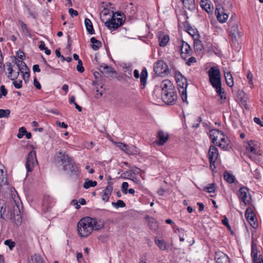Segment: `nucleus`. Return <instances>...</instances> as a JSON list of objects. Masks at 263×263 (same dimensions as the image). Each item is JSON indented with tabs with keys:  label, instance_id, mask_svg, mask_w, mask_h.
<instances>
[{
	"label": "nucleus",
	"instance_id": "obj_1",
	"mask_svg": "<svg viewBox=\"0 0 263 263\" xmlns=\"http://www.w3.org/2000/svg\"><path fill=\"white\" fill-rule=\"evenodd\" d=\"M104 227V222L90 217L83 218L77 224L79 234L82 237H87L93 230H99Z\"/></svg>",
	"mask_w": 263,
	"mask_h": 263
},
{
	"label": "nucleus",
	"instance_id": "obj_2",
	"mask_svg": "<svg viewBox=\"0 0 263 263\" xmlns=\"http://www.w3.org/2000/svg\"><path fill=\"white\" fill-rule=\"evenodd\" d=\"M209 81L216 92L221 91V73L217 67H211L208 71Z\"/></svg>",
	"mask_w": 263,
	"mask_h": 263
},
{
	"label": "nucleus",
	"instance_id": "obj_3",
	"mask_svg": "<svg viewBox=\"0 0 263 263\" xmlns=\"http://www.w3.org/2000/svg\"><path fill=\"white\" fill-rule=\"evenodd\" d=\"M175 77L177 83L178 88L183 102H187L186 88L187 82L186 79L179 71L175 73Z\"/></svg>",
	"mask_w": 263,
	"mask_h": 263
},
{
	"label": "nucleus",
	"instance_id": "obj_4",
	"mask_svg": "<svg viewBox=\"0 0 263 263\" xmlns=\"http://www.w3.org/2000/svg\"><path fill=\"white\" fill-rule=\"evenodd\" d=\"M246 149L251 159L254 161L258 160V158L260 154L257 142L252 140L248 141L246 144Z\"/></svg>",
	"mask_w": 263,
	"mask_h": 263
},
{
	"label": "nucleus",
	"instance_id": "obj_5",
	"mask_svg": "<svg viewBox=\"0 0 263 263\" xmlns=\"http://www.w3.org/2000/svg\"><path fill=\"white\" fill-rule=\"evenodd\" d=\"M230 1H222V2L217 3L216 4L215 14L217 20L221 23H225L228 18V15L224 12L223 7L226 3L229 4Z\"/></svg>",
	"mask_w": 263,
	"mask_h": 263
},
{
	"label": "nucleus",
	"instance_id": "obj_6",
	"mask_svg": "<svg viewBox=\"0 0 263 263\" xmlns=\"http://www.w3.org/2000/svg\"><path fill=\"white\" fill-rule=\"evenodd\" d=\"M115 14H117V16H122L120 12H117L112 15L111 19L105 23L106 27L109 29H112L114 30L121 26L124 21L123 20L122 18L116 17Z\"/></svg>",
	"mask_w": 263,
	"mask_h": 263
},
{
	"label": "nucleus",
	"instance_id": "obj_7",
	"mask_svg": "<svg viewBox=\"0 0 263 263\" xmlns=\"http://www.w3.org/2000/svg\"><path fill=\"white\" fill-rule=\"evenodd\" d=\"M55 160L58 163H61L63 169H66L68 166L69 163L73 160L72 158L70 157L66 152L60 151L56 155Z\"/></svg>",
	"mask_w": 263,
	"mask_h": 263
},
{
	"label": "nucleus",
	"instance_id": "obj_8",
	"mask_svg": "<svg viewBox=\"0 0 263 263\" xmlns=\"http://www.w3.org/2000/svg\"><path fill=\"white\" fill-rule=\"evenodd\" d=\"M154 71L159 76H162V74H167L169 72L167 65L162 60H159L155 63Z\"/></svg>",
	"mask_w": 263,
	"mask_h": 263
},
{
	"label": "nucleus",
	"instance_id": "obj_9",
	"mask_svg": "<svg viewBox=\"0 0 263 263\" xmlns=\"http://www.w3.org/2000/svg\"><path fill=\"white\" fill-rule=\"evenodd\" d=\"M177 99L175 90H170L165 93H161V99L167 105L174 104Z\"/></svg>",
	"mask_w": 263,
	"mask_h": 263
},
{
	"label": "nucleus",
	"instance_id": "obj_10",
	"mask_svg": "<svg viewBox=\"0 0 263 263\" xmlns=\"http://www.w3.org/2000/svg\"><path fill=\"white\" fill-rule=\"evenodd\" d=\"M37 164V160L36 158V153L35 151H31L28 154L26 167L27 171L31 172L32 171L35 165Z\"/></svg>",
	"mask_w": 263,
	"mask_h": 263
},
{
	"label": "nucleus",
	"instance_id": "obj_11",
	"mask_svg": "<svg viewBox=\"0 0 263 263\" xmlns=\"http://www.w3.org/2000/svg\"><path fill=\"white\" fill-rule=\"evenodd\" d=\"M219 153L218 148L214 145H211L209 150L208 156L210 166L215 168V163L218 157Z\"/></svg>",
	"mask_w": 263,
	"mask_h": 263
},
{
	"label": "nucleus",
	"instance_id": "obj_12",
	"mask_svg": "<svg viewBox=\"0 0 263 263\" xmlns=\"http://www.w3.org/2000/svg\"><path fill=\"white\" fill-rule=\"evenodd\" d=\"M134 76L135 78H140V83L141 85V88L142 89L145 88L146 84L147 78L148 73L147 70L145 68H143L142 70L140 75L139 74V71L137 69H135L134 71Z\"/></svg>",
	"mask_w": 263,
	"mask_h": 263
},
{
	"label": "nucleus",
	"instance_id": "obj_13",
	"mask_svg": "<svg viewBox=\"0 0 263 263\" xmlns=\"http://www.w3.org/2000/svg\"><path fill=\"white\" fill-rule=\"evenodd\" d=\"M65 171H67L70 177H73L74 179H77L79 178L78 168L76 166L74 161L69 163L68 166L66 169H63Z\"/></svg>",
	"mask_w": 263,
	"mask_h": 263
},
{
	"label": "nucleus",
	"instance_id": "obj_14",
	"mask_svg": "<svg viewBox=\"0 0 263 263\" xmlns=\"http://www.w3.org/2000/svg\"><path fill=\"white\" fill-rule=\"evenodd\" d=\"M251 257L253 263H263V259L261 255L258 256L257 246L252 242L251 247Z\"/></svg>",
	"mask_w": 263,
	"mask_h": 263
},
{
	"label": "nucleus",
	"instance_id": "obj_15",
	"mask_svg": "<svg viewBox=\"0 0 263 263\" xmlns=\"http://www.w3.org/2000/svg\"><path fill=\"white\" fill-rule=\"evenodd\" d=\"M117 146L124 152L128 155H135L136 153V147L134 146H129L122 142L117 143Z\"/></svg>",
	"mask_w": 263,
	"mask_h": 263
},
{
	"label": "nucleus",
	"instance_id": "obj_16",
	"mask_svg": "<svg viewBox=\"0 0 263 263\" xmlns=\"http://www.w3.org/2000/svg\"><path fill=\"white\" fill-rule=\"evenodd\" d=\"M53 205L52 199L48 196H45L43 198L42 203V209L45 212H49L50 211Z\"/></svg>",
	"mask_w": 263,
	"mask_h": 263
},
{
	"label": "nucleus",
	"instance_id": "obj_17",
	"mask_svg": "<svg viewBox=\"0 0 263 263\" xmlns=\"http://www.w3.org/2000/svg\"><path fill=\"white\" fill-rule=\"evenodd\" d=\"M215 260L216 263H229V257L221 251L215 252Z\"/></svg>",
	"mask_w": 263,
	"mask_h": 263
},
{
	"label": "nucleus",
	"instance_id": "obj_18",
	"mask_svg": "<svg viewBox=\"0 0 263 263\" xmlns=\"http://www.w3.org/2000/svg\"><path fill=\"white\" fill-rule=\"evenodd\" d=\"M157 137L158 139L157 142L158 145H163L168 140L169 135L168 133L160 130L158 131Z\"/></svg>",
	"mask_w": 263,
	"mask_h": 263
},
{
	"label": "nucleus",
	"instance_id": "obj_19",
	"mask_svg": "<svg viewBox=\"0 0 263 263\" xmlns=\"http://www.w3.org/2000/svg\"><path fill=\"white\" fill-rule=\"evenodd\" d=\"M223 133L218 129H212L210 131V138L213 143L217 144V141L222 137Z\"/></svg>",
	"mask_w": 263,
	"mask_h": 263
},
{
	"label": "nucleus",
	"instance_id": "obj_20",
	"mask_svg": "<svg viewBox=\"0 0 263 263\" xmlns=\"http://www.w3.org/2000/svg\"><path fill=\"white\" fill-rule=\"evenodd\" d=\"M161 93H165L170 90H175L173 83L168 80H163L160 85Z\"/></svg>",
	"mask_w": 263,
	"mask_h": 263
},
{
	"label": "nucleus",
	"instance_id": "obj_21",
	"mask_svg": "<svg viewBox=\"0 0 263 263\" xmlns=\"http://www.w3.org/2000/svg\"><path fill=\"white\" fill-rule=\"evenodd\" d=\"M200 5L201 7L208 13L213 12L214 7L210 0H201Z\"/></svg>",
	"mask_w": 263,
	"mask_h": 263
},
{
	"label": "nucleus",
	"instance_id": "obj_22",
	"mask_svg": "<svg viewBox=\"0 0 263 263\" xmlns=\"http://www.w3.org/2000/svg\"><path fill=\"white\" fill-rule=\"evenodd\" d=\"M248 189L245 187H240L238 191V196L245 204L249 203V201L247 200V195L248 194Z\"/></svg>",
	"mask_w": 263,
	"mask_h": 263
},
{
	"label": "nucleus",
	"instance_id": "obj_23",
	"mask_svg": "<svg viewBox=\"0 0 263 263\" xmlns=\"http://www.w3.org/2000/svg\"><path fill=\"white\" fill-rule=\"evenodd\" d=\"M113 187L111 184H108L103 190L102 194V199L104 202H107L111 195Z\"/></svg>",
	"mask_w": 263,
	"mask_h": 263
},
{
	"label": "nucleus",
	"instance_id": "obj_24",
	"mask_svg": "<svg viewBox=\"0 0 263 263\" xmlns=\"http://www.w3.org/2000/svg\"><path fill=\"white\" fill-rule=\"evenodd\" d=\"M229 26L230 27V35L233 40H236L237 37L240 35L238 25L236 24H231V23H229Z\"/></svg>",
	"mask_w": 263,
	"mask_h": 263
},
{
	"label": "nucleus",
	"instance_id": "obj_25",
	"mask_svg": "<svg viewBox=\"0 0 263 263\" xmlns=\"http://www.w3.org/2000/svg\"><path fill=\"white\" fill-rule=\"evenodd\" d=\"M191 48L190 45L185 42L182 41L180 46L181 55L185 58L189 53Z\"/></svg>",
	"mask_w": 263,
	"mask_h": 263
},
{
	"label": "nucleus",
	"instance_id": "obj_26",
	"mask_svg": "<svg viewBox=\"0 0 263 263\" xmlns=\"http://www.w3.org/2000/svg\"><path fill=\"white\" fill-rule=\"evenodd\" d=\"M219 142L217 144H216L219 147L227 150L228 149L229 145L230 143V141L228 140V138H225L223 134H222V137L219 139Z\"/></svg>",
	"mask_w": 263,
	"mask_h": 263
},
{
	"label": "nucleus",
	"instance_id": "obj_27",
	"mask_svg": "<svg viewBox=\"0 0 263 263\" xmlns=\"http://www.w3.org/2000/svg\"><path fill=\"white\" fill-rule=\"evenodd\" d=\"M245 216L247 220L250 223V224L254 228H255L257 227V224L255 221V216L253 213H250L249 212V210L247 209L245 212Z\"/></svg>",
	"mask_w": 263,
	"mask_h": 263
},
{
	"label": "nucleus",
	"instance_id": "obj_28",
	"mask_svg": "<svg viewBox=\"0 0 263 263\" xmlns=\"http://www.w3.org/2000/svg\"><path fill=\"white\" fill-rule=\"evenodd\" d=\"M5 166L0 163V183L1 185L7 183V173L4 171Z\"/></svg>",
	"mask_w": 263,
	"mask_h": 263
},
{
	"label": "nucleus",
	"instance_id": "obj_29",
	"mask_svg": "<svg viewBox=\"0 0 263 263\" xmlns=\"http://www.w3.org/2000/svg\"><path fill=\"white\" fill-rule=\"evenodd\" d=\"M99 70L101 73L106 74L116 73V71L112 67L104 64L100 66Z\"/></svg>",
	"mask_w": 263,
	"mask_h": 263
},
{
	"label": "nucleus",
	"instance_id": "obj_30",
	"mask_svg": "<svg viewBox=\"0 0 263 263\" xmlns=\"http://www.w3.org/2000/svg\"><path fill=\"white\" fill-rule=\"evenodd\" d=\"M15 64L18 67V70L21 72H24L26 70H29L25 62L17 59L16 58H15Z\"/></svg>",
	"mask_w": 263,
	"mask_h": 263
},
{
	"label": "nucleus",
	"instance_id": "obj_31",
	"mask_svg": "<svg viewBox=\"0 0 263 263\" xmlns=\"http://www.w3.org/2000/svg\"><path fill=\"white\" fill-rule=\"evenodd\" d=\"M84 24L87 31L90 34H94L95 33V30L93 29L92 24L91 21L87 18L84 20Z\"/></svg>",
	"mask_w": 263,
	"mask_h": 263
},
{
	"label": "nucleus",
	"instance_id": "obj_32",
	"mask_svg": "<svg viewBox=\"0 0 263 263\" xmlns=\"http://www.w3.org/2000/svg\"><path fill=\"white\" fill-rule=\"evenodd\" d=\"M90 41L92 44L91 48L95 51L98 50L102 46L101 42L97 40L95 37H92Z\"/></svg>",
	"mask_w": 263,
	"mask_h": 263
},
{
	"label": "nucleus",
	"instance_id": "obj_33",
	"mask_svg": "<svg viewBox=\"0 0 263 263\" xmlns=\"http://www.w3.org/2000/svg\"><path fill=\"white\" fill-rule=\"evenodd\" d=\"M224 78L228 86L232 87L234 85L233 78L230 71L224 72Z\"/></svg>",
	"mask_w": 263,
	"mask_h": 263
},
{
	"label": "nucleus",
	"instance_id": "obj_34",
	"mask_svg": "<svg viewBox=\"0 0 263 263\" xmlns=\"http://www.w3.org/2000/svg\"><path fill=\"white\" fill-rule=\"evenodd\" d=\"M184 7L189 10H193L195 8V0H180Z\"/></svg>",
	"mask_w": 263,
	"mask_h": 263
},
{
	"label": "nucleus",
	"instance_id": "obj_35",
	"mask_svg": "<svg viewBox=\"0 0 263 263\" xmlns=\"http://www.w3.org/2000/svg\"><path fill=\"white\" fill-rule=\"evenodd\" d=\"M223 177L224 180L229 183H232L234 182L235 180V176L228 171L224 172L223 174Z\"/></svg>",
	"mask_w": 263,
	"mask_h": 263
},
{
	"label": "nucleus",
	"instance_id": "obj_36",
	"mask_svg": "<svg viewBox=\"0 0 263 263\" xmlns=\"http://www.w3.org/2000/svg\"><path fill=\"white\" fill-rule=\"evenodd\" d=\"M170 40L169 36L167 34L159 36V45L161 47L165 46Z\"/></svg>",
	"mask_w": 263,
	"mask_h": 263
},
{
	"label": "nucleus",
	"instance_id": "obj_37",
	"mask_svg": "<svg viewBox=\"0 0 263 263\" xmlns=\"http://www.w3.org/2000/svg\"><path fill=\"white\" fill-rule=\"evenodd\" d=\"M97 182L96 181H92L88 179H86L83 184V187L88 189L90 187H95L97 185Z\"/></svg>",
	"mask_w": 263,
	"mask_h": 263
},
{
	"label": "nucleus",
	"instance_id": "obj_38",
	"mask_svg": "<svg viewBox=\"0 0 263 263\" xmlns=\"http://www.w3.org/2000/svg\"><path fill=\"white\" fill-rule=\"evenodd\" d=\"M155 241L157 246L161 250H165L166 249V243L164 240L155 238Z\"/></svg>",
	"mask_w": 263,
	"mask_h": 263
},
{
	"label": "nucleus",
	"instance_id": "obj_39",
	"mask_svg": "<svg viewBox=\"0 0 263 263\" xmlns=\"http://www.w3.org/2000/svg\"><path fill=\"white\" fill-rule=\"evenodd\" d=\"M187 32L192 36L195 39L196 37H198L199 34H197V30L196 29L193 28L190 25H188L186 28Z\"/></svg>",
	"mask_w": 263,
	"mask_h": 263
},
{
	"label": "nucleus",
	"instance_id": "obj_40",
	"mask_svg": "<svg viewBox=\"0 0 263 263\" xmlns=\"http://www.w3.org/2000/svg\"><path fill=\"white\" fill-rule=\"evenodd\" d=\"M5 67H7L8 71H9L7 76L8 78H11L12 76V72L14 71V69L13 68L14 65H12L10 62H7L5 64Z\"/></svg>",
	"mask_w": 263,
	"mask_h": 263
},
{
	"label": "nucleus",
	"instance_id": "obj_41",
	"mask_svg": "<svg viewBox=\"0 0 263 263\" xmlns=\"http://www.w3.org/2000/svg\"><path fill=\"white\" fill-rule=\"evenodd\" d=\"M194 46L195 49L197 50L201 51L203 48L202 42L196 39H195Z\"/></svg>",
	"mask_w": 263,
	"mask_h": 263
},
{
	"label": "nucleus",
	"instance_id": "obj_42",
	"mask_svg": "<svg viewBox=\"0 0 263 263\" xmlns=\"http://www.w3.org/2000/svg\"><path fill=\"white\" fill-rule=\"evenodd\" d=\"M111 204L112 206L116 209L119 208H124L126 206L125 203L124 202V201L122 200H118L117 202H112Z\"/></svg>",
	"mask_w": 263,
	"mask_h": 263
},
{
	"label": "nucleus",
	"instance_id": "obj_43",
	"mask_svg": "<svg viewBox=\"0 0 263 263\" xmlns=\"http://www.w3.org/2000/svg\"><path fill=\"white\" fill-rule=\"evenodd\" d=\"M10 114V110L8 109H0V118H8Z\"/></svg>",
	"mask_w": 263,
	"mask_h": 263
},
{
	"label": "nucleus",
	"instance_id": "obj_44",
	"mask_svg": "<svg viewBox=\"0 0 263 263\" xmlns=\"http://www.w3.org/2000/svg\"><path fill=\"white\" fill-rule=\"evenodd\" d=\"M204 190L207 191L209 193H214L215 191V184H209L208 186L204 189Z\"/></svg>",
	"mask_w": 263,
	"mask_h": 263
},
{
	"label": "nucleus",
	"instance_id": "obj_45",
	"mask_svg": "<svg viewBox=\"0 0 263 263\" xmlns=\"http://www.w3.org/2000/svg\"><path fill=\"white\" fill-rule=\"evenodd\" d=\"M26 133H27L26 128L24 127H22L19 129L18 133L17 135V137L19 139H21L26 134Z\"/></svg>",
	"mask_w": 263,
	"mask_h": 263
},
{
	"label": "nucleus",
	"instance_id": "obj_46",
	"mask_svg": "<svg viewBox=\"0 0 263 263\" xmlns=\"http://www.w3.org/2000/svg\"><path fill=\"white\" fill-rule=\"evenodd\" d=\"M132 176V172L130 171H126L122 174L121 177L124 179H130Z\"/></svg>",
	"mask_w": 263,
	"mask_h": 263
},
{
	"label": "nucleus",
	"instance_id": "obj_47",
	"mask_svg": "<svg viewBox=\"0 0 263 263\" xmlns=\"http://www.w3.org/2000/svg\"><path fill=\"white\" fill-rule=\"evenodd\" d=\"M4 244L8 246L10 250H12L15 246V242L12 241L11 239H7L5 240Z\"/></svg>",
	"mask_w": 263,
	"mask_h": 263
},
{
	"label": "nucleus",
	"instance_id": "obj_48",
	"mask_svg": "<svg viewBox=\"0 0 263 263\" xmlns=\"http://www.w3.org/2000/svg\"><path fill=\"white\" fill-rule=\"evenodd\" d=\"M8 91L6 89L4 85H2L0 87V98H2V96H6L7 95Z\"/></svg>",
	"mask_w": 263,
	"mask_h": 263
},
{
	"label": "nucleus",
	"instance_id": "obj_49",
	"mask_svg": "<svg viewBox=\"0 0 263 263\" xmlns=\"http://www.w3.org/2000/svg\"><path fill=\"white\" fill-rule=\"evenodd\" d=\"M33 258L35 263H44L42 257L39 255L35 254L33 256Z\"/></svg>",
	"mask_w": 263,
	"mask_h": 263
},
{
	"label": "nucleus",
	"instance_id": "obj_50",
	"mask_svg": "<svg viewBox=\"0 0 263 263\" xmlns=\"http://www.w3.org/2000/svg\"><path fill=\"white\" fill-rule=\"evenodd\" d=\"M121 187L123 193L124 194H126L127 193L128 183L126 182H123L122 184Z\"/></svg>",
	"mask_w": 263,
	"mask_h": 263
},
{
	"label": "nucleus",
	"instance_id": "obj_51",
	"mask_svg": "<svg viewBox=\"0 0 263 263\" xmlns=\"http://www.w3.org/2000/svg\"><path fill=\"white\" fill-rule=\"evenodd\" d=\"M13 84L16 88L20 89L22 87V81H14L13 82Z\"/></svg>",
	"mask_w": 263,
	"mask_h": 263
},
{
	"label": "nucleus",
	"instance_id": "obj_52",
	"mask_svg": "<svg viewBox=\"0 0 263 263\" xmlns=\"http://www.w3.org/2000/svg\"><path fill=\"white\" fill-rule=\"evenodd\" d=\"M69 13L71 17L76 16L78 15V12L77 10H74L72 8L69 9Z\"/></svg>",
	"mask_w": 263,
	"mask_h": 263
},
{
	"label": "nucleus",
	"instance_id": "obj_53",
	"mask_svg": "<svg viewBox=\"0 0 263 263\" xmlns=\"http://www.w3.org/2000/svg\"><path fill=\"white\" fill-rule=\"evenodd\" d=\"M132 172V174H133L134 175H138L140 174L141 170L138 167H133L132 170H130Z\"/></svg>",
	"mask_w": 263,
	"mask_h": 263
},
{
	"label": "nucleus",
	"instance_id": "obj_54",
	"mask_svg": "<svg viewBox=\"0 0 263 263\" xmlns=\"http://www.w3.org/2000/svg\"><path fill=\"white\" fill-rule=\"evenodd\" d=\"M130 180L133 181L134 182H135L137 184L140 185L141 184L140 180L138 178L135 177L133 175Z\"/></svg>",
	"mask_w": 263,
	"mask_h": 263
},
{
	"label": "nucleus",
	"instance_id": "obj_55",
	"mask_svg": "<svg viewBox=\"0 0 263 263\" xmlns=\"http://www.w3.org/2000/svg\"><path fill=\"white\" fill-rule=\"evenodd\" d=\"M19 74H20L19 70H18L17 71H15L14 70V71H13V72H12V76L11 78H9V79H11V80H14L18 78Z\"/></svg>",
	"mask_w": 263,
	"mask_h": 263
},
{
	"label": "nucleus",
	"instance_id": "obj_56",
	"mask_svg": "<svg viewBox=\"0 0 263 263\" xmlns=\"http://www.w3.org/2000/svg\"><path fill=\"white\" fill-rule=\"evenodd\" d=\"M222 223L223 225L226 226L229 230L231 229V226L229 224V220L227 217H225L222 220Z\"/></svg>",
	"mask_w": 263,
	"mask_h": 263
},
{
	"label": "nucleus",
	"instance_id": "obj_57",
	"mask_svg": "<svg viewBox=\"0 0 263 263\" xmlns=\"http://www.w3.org/2000/svg\"><path fill=\"white\" fill-rule=\"evenodd\" d=\"M196 62V59L195 58L192 57L190 58L186 62V64L188 66H190L192 63H194Z\"/></svg>",
	"mask_w": 263,
	"mask_h": 263
},
{
	"label": "nucleus",
	"instance_id": "obj_58",
	"mask_svg": "<svg viewBox=\"0 0 263 263\" xmlns=\"http://www.w3.org/2000/svg\"><path fill=\"white\" fill-rule=\"evenodd\" d=\"M33 84L34 86L37 89H41V85L39 82L37 80V79L35 78L33 80Z\"/></svg>",
	"mask_w": 263,
	"mask_h": 263
},
{
	"label": "nucleus",
	"instance_id": "obj_59",
	"mask_svg": "<svg viewBox=\"0 0 263 263\" xmlns=\"http://www.w3.org/2000/svg\"><path fill=\"white\" fill-rule=\"evenodd\" d=\"M254 121L256 124L263 127V121H261V120L259 118L255 117L254 118Z\"/></svg>",
	"mask_w": 263,
	"mask_h": 263
},
{
	"label": "nucleus",
	"instance_id": "obj_60",
	"mask_svg": "<svg viewBox=\"0 0 263 263\" xmlns=\"http://www.w3.org/2000/svg\"><path fill=\"white\" fill-rule=\"evenodd\" d=\"M253 78V74H252V73L250 71H249L247 74V78L249 80V84H252Z\"/></svg>",
	"mask_w": 263,
	"mask_h": 263
},
{
	"label": "nucleus",
	"instance_id": "obj_61",
	"mask_svg": "<svg viewBox=\"0 0 263 263\" xmlns=\"http://www.w3.org/2000/svg\"><path fill=\"white\" fill-rule=\"evenodd\" d=\"M218 96L220 97L221 100L226 99V97L225 96L224 92L222 91V89L221 88V91L220 92H216Z\"/></svg>",
	"mask_w": 263,
	"mask_h": 263
},
{
	"label": "nucleus",
	"instance_id": "obj_62",
	"mask_svg": "<svg viewBox=\"0 0 263 263\" xmlns=\"http://www.w3.org/2000/svg\"><path fill=\"white\" fill-rule=\"evenodd\" d=\"M77 261L79 263H81V260L83 259V255L81 253L77 252Z\"/></svg>",
	"mask_w": 263,
	"mask_h": 263
},
{
	"label": "nucleus",
	"instance_id": "obj_63",
	"mask_svg": "<svg viewBox=\"0 0 263 263\" xmlns=\"http://www.w3.org/2000/svg\"><path fill=\"white\" fill-rule=\"evenodd\" d=\"M17 55L21 60H23L25 57L24 53L23 51H18L16 53Z\"/></svg>",
	"mask_w": 263,
	"mask_h": 263
},
{
	"label": "nucleus",
	"instance_id": "obj_64",
	"mask_svg": "<svg viewBox=\"0 0 263 263\" xmlns=\"http://www.w3.org/2000/svg\"><path fill=\"white\" fill-rule=\"evenodd\" d=\"M47 47L45 46L44 42L41 41L40 45H39V48L41 50H44Z\"/></svg>",
	"mask_w": 263,
	"mask_h": 263
}]
</instances>
